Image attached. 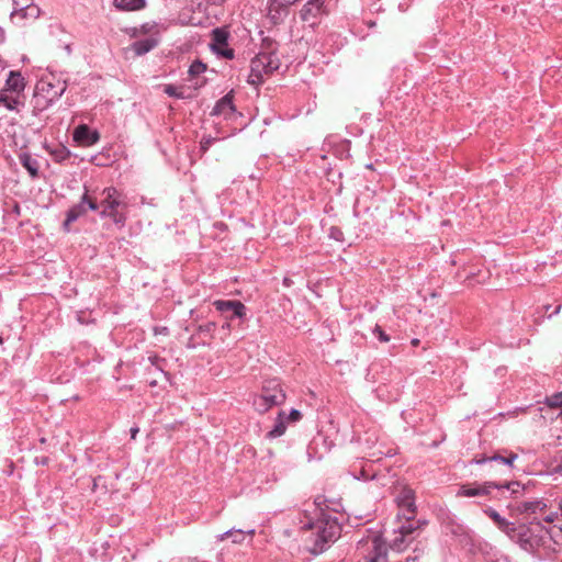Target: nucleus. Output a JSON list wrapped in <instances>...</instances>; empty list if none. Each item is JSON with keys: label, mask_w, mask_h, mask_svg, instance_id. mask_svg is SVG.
<instances>
[{"label": "nucleus", "mask_w": 562, "mask_h": 562, "mask_svg": "<svg viewBox=\"0 0 562 562\" xmlns=\"http://www.w3.org/2000/svg\"><path fill=\"white\" fill-rule=\"evenodd\" d=\"M310 531V551L319 554L326 550L329 543L335 542L341 532V525L338 518L330 513L319 510L317 517L306 522L303 527Z\"/></svg>", "instance_id": "1"}, {"label": "nucleus", "mask_w": 562, "mask_h": 562, "mask_svg": "<svg viewBox=\"0 0 562 562\" xmlns=\"http://www.w3.org/2000/svg\"><path fill=\"white\" fill-rule=\"evenodd\" d=\"M19 158L21 165L29 171L31 177L36 178L40 168L38 161L29 154H22Z\"/></svg>", "instance_id": "22"}, {"label": "nucleus", "mask_w": 562, "mask_h": 562, "mask_svg": "<svg viewBox=\"0 0 562 562\" xmlns=\"http://www.w3.org/2000/svg\"><path fill=\"white\" fill-rule=\"evenodd\" d=\"M131 437L132 439H135L136 438V435L138 434L139 429L137 427H133L131 428Z\"/></svg>", "instance_id": "44"}, {"label": "nucleus", "mask_w": 562, "mask_h": 562, "mask_svg": "<svg viewBox=\"0 0 562 562\" xmlns=\"http://www.w3.org/2000/svg\"><path fill=\"white\" fill-rule=\"evenodd\" d=\"M3 89L13 94L24 95L25 80L20 72L10 71Z\"/></svg>", "instance_id": "16"}, {"label": "nucleus", "mask_w": 562, "mask_h": 562, "mask_svg": "<svg viewBox=\"0 0 562 562\" xmlns=\"http://www.w3.org/2000/svg\"><path fill=\"white\" fill-rule=\"evenodd\" d=\"M544 505L539 501L533 502H521L517 505L516 510L519 514L524 513H537V510H542Z\"/></svg>", "instance_id": "27"}, {"label": "nucleus", "mask_w": 562, "mask_h": 562, "mask_svg": "<svg viewBox=\"0 0 562 562\" xmlns=\"http://www.w3.org/2000/svg\"><path fill=\"white\" fill-rule=\"evenodd\" d=\"M2 342H3V339H2V337L0 336V345H1Z\"/></svg>", "instance_id": "52"}, {"label": "nucleus", "mask_w": 562, "mask_h": 562, "mask_svg": "<svg viewBox=\"0 0 562 562\" xmlns=\"http://www.w3.org/2000/svg\"><path fill=\"white\" fill-rule=\"evenodd\" d=\"M229 34L223 29H214L212 31V42L210 44L211 49L226 59L234 58V49L228 47Z\"/></svg>", "instance_id": "6"}, {"label": "nucleus", "mask_w": 562, "mask_h": 562, "mask_svg": "<svg viewBox=\"0 0 562 562\" xmlns=\"http://www.w3.org/2000/svg\"><path fill=\"white\" fill-rule=\"evenodd\" d=\"M281 66L279 57H266L257 54L250 61V72L247 82L251 86H259L263 82V76L270 75Z\"/></svg>", "instance_id": "4"}, {"label": "nucleus", "mask_w": 562, "mask_h": 562, "mask_svg": "<svg viewBox=\"0 0 562 562\" xmlns=\"http://www.w3.org/2000/svg\"><path fill=\"white\" fill-rule=\"evenodd\" d=\"M397 505L405 519H414L416 514V505L414 492L411 488H403L396 497Z\"/></svg>", "instance_id": "10"}, {"label": "nucleus", "mask_w": 562, "mask_h": 562, "mask_svg": "<svg viewBox=\"0 0 562 562\" xmlns=\"http://www.w3.org/2000/svg\"><path fill=\"white\" fill-rule=\"evenodd\" d=\"M497 528L503 531L505 535H507L509 538L512 533L516 530V525L512 521H508L504 517L499 519V521L495 522Z\"/></svg>", "instance_id": "31"}, {"label": "nucleus", "mask_w": 562, "mask_h": 562, "mask_svg": "<svg viewBox=\"0 0 562 562\" xmlns=\"http://www.w3.org/2000/svg\"><path fill=\"white\" fill-rule=\"evenodd\" d=\"M102 480V476H98L93 479V490H95L99 486V482Z\"/></svg>", "instance_id": "45"}, {"label": "nucleus", "mask_w": 562, "mask_h": 562, "mask_svg": "<svg viewBox=\"0 0 562 562\" xmlns=\"http://www.w3.org/2000/svg\"><path fill=\"white\" fill-rule=\"evenodd\" d=\"M101 217H110L113 223L120 227H123L126 223V215L124 212L117 210L115 212H108V210H102L100 212Z\"/></svg>", "instance_id": "28"}, {"label": "nucleus", "mask_w": 562, "mask_h": 562, "mask_svg": "<svg viewBox=\"0 0 562 562\" xmlns=\"http://www.w3.org/2000/svg\"><path fill=\"white\" fill-rule=\"evenodd\" d=\"M278 47L279 45L274 40L265 37L261 41L260 50L258 54H263L266 57H278Z\"/></svg>", "instance_id": "24"}, {"label": "nucleus", "mask_w": 562, "mask_h": 562, "mask_svg": "<svg viewBox=\"0 0 562 562\" xmlns=\"http://www.w3.org/2000/svg\"><path fill=\"white\" fill-rule=\"evenodd\" d=\"M285 398L286 396L281 383L276 379H271L263 383L261 393L254 397L252 405L259 414H265L273 406L282 405Z\"/></svg>", "instance_id": "3"}, {"label": "nucleus", "mask_w": 562, "mask_h": 562, "mask_svg": "<svg viewBox=\"0 0 562 562\" xmlns=\"http://www.w3.org/2000/svg\"><path fill=\"white\" fill-rule=\"evenodd\" d=\"M202 87V83L195 82V87Z\"/></svg>", "instance_id": "50"}, {"label": "nucleus", "mask_w": 562, "mask_h": 562, "mask_svg": "<svg viewBox=\"0 0 562 562\" xmlns=\"http://www.w3.org/2000/svg\"><path fill=\"white\" fill-rule=\"evenodd\" d=\"M102 195L103 199L100 203V205L103 207L102 210H108V212H115L120 207H126V203L122 200V194L115 188H105L102 191Z\"/></svg>", "instance_id": "11"}, {"label": "nucleus", "mask_w": 562, "mask_h": 562, "mask_svg": "<svg viewBox=\"0 0 562 562\" xmlns=\"http://www.w3.org/2000/svg\"><path fill=\"white\" fill-rule=\"evenodd\" d=\"M387 548L379 539L372 541V550L367 558V562H387Z\"/></svg>", "instance_id": "18"}, {"label": "nucleus", "mask_w": 562, "mask_h": 562, "mask_svg": "<svg viewBox=\"0 0 562 562\" xmlns=\"http://www.w3.org/2000/svg\"><path fill=\"white\" fill-rule=\"evenodd\" d=\"M484 513L493 520V522L499 521L502 516L492 507H488L484 510Z\"/></svg>", "instance_id": "39"}, {"label": "nucleus", "mask_w": 562, "mask_h": 562, "mask_svg": "<svg viewBox=\"0 0 562 562\" xmlns=\"http://www.w3.org/2000/svg\"><path fill=\"white\" fill-rule=\"evenodd\" d=\"M80 203H82V205H85L87 203L88 207L92 211H95L99 207L98 203L95 201L91 200L87 194H83Z\"/></svg>", "instance_id": "37"}, {"label": "nucleus", "mask_w": 562, "mask_h": 562, "mask_svg": "<svg viewBox=\"0 0 562 562\" xmlns=\"http://www.w3.org/2000/svg\"><path fill=\"white\" fill-rule=\"evenodd\" d=\"M341 235H342V233L340 232V229H338L336 227L330 228V237L331 238L339 240Z\"/></svg>", "instance_id": "41"}, {"label": "nucleus", "mask_w": 562, "mask_h": 562, "mask_svg": "<svg viewBox=\"0 0 562 562\" xmlns=\"http://www.w3.org/2000/svg\"><path fill=\"white\" fill-rule=\"evenodd\" d=\"M286 430V420L285 413L283 411L279 412L278 418L274 423L273 428L268 432L269 438H278L282 436Z\"/></svg>", "instance_id": "23"}, {"label": "nucleus", "mask_w": 562, "mask_h": 562, "mask_svg": "<svg viewBox=\"0 0 562 562\" xmlns=\"http://www.w3.org/2000/svg\"><path fill=\"white\" fill-rule=\"evenodd\" d=\"M497 528L503 531L505 535H507L509 538L512 533L516 530V525L512 521H508L504 517L499 519V521L495 522Z\"/></svg>", "instance_id": "30"}, {"label": "nucleus", "mask_w": 562, "mask_h": 562, "mask_svg": "<svg viewBox=\"0 0 562 562\" xmlns=\"http://www.w3.org/2000/svg\"><path fill=\"white\" fill-rule=\"evenodd\" d=\"M202 87V83L195 82V87Z\"/></svg>", "instance_id": "51"}, {"label": "nucleus", "mask_w": 562, "mask_h": 562, "mask_svg": "<svg viewBox=\"0 0 562 562\" xmlns=\"http://www.w3.org/2000/svg\"><path fill=\"white\" fill-rule=\"evenodd\" d=\"M164 92L168 94L169 97L177 98V99H186L188 95L184 94L182 87H176L173 85H166L164 87Z\"/></svg>", "instance_id": "29"}, {"label": "nucleus", "mask_w": 562, "mask_h": 562, "mask_svg": "<svg viewBox=\"0 0 562 562\" xmlns=\"http://www.w3.org/2000/svg\"><path fill=\"white\" fill-rule=\"evenodd\" d=\"M301 418H302V413L294 408L291 409L289 415H285V420L291 422V423L299 422V420H301Z\"/></svg>", "instance_id": "35"}, {"label": "nucleus", "mask_w": 562, "mask_h": 562, "mask_svg": "<svg viewBox=\"0 0 562 562\" xmlns=\"http://www.w3.org/2000/svg\"><path fill=\"white\" fill-rule=\"evenodd\" d=\"M246 532L241 529H231L217 536L218 541L232 538L234 543H241L245 540Z\"/></svg>", "instance_id": "26"}, {"label": "nucleus", "mask_w": 562, "mask_h": 562, "mask_svg": "<svg viewBox=\"0 0 562 562\" xmlns=\"http://www.w3.org/2000/svg\"><path fill=\"white\" fill-rule=\"evenodd\" d=\"M4 106L10 111L20 112L25 105V95L10 93L5 89L0 90V106Z\"/></svg>", "instance_id": "13"}, {"label": "nucleus", "mask_w": 562, "mask_h": 562, "mask_svg": "<svg viewBox=\"0 0 562 562\" xmlns=\"http://www.w3.org/2000/svg\"><path fill=\"white\" fill-rule=\"evenodd\" d=\"M327 12L326 0H308L301 9L300 18L303 22L314 26Z\"/></svg>", "instance_id": "5"}, {"label": "nucleus", "mask_w": 562, "mask_h": 562, "mask_svg": "<svg viewBox=\"0 0 562 562\" xmlns=\"http://www.w3.org/2000/svg\"><path fill=\"white\" fill-rule=\"evenodd\" d=\"M501 485L496 482H484L482 484L479 483H470L463 484L460 486L457 496L461 497H476V496H487L491 495L492 490H499Z\"/></svg>", "instance_id": "8"}, {"label": "nucleus", "mask_w": 562, "mask_h": 562, "mask_svg": "<svg viewBox=\"0 0 562 562\" xmlns=\"http://www.w3.org/2000/svg\"><path fill=\"white\" fill-rule=\"evenodd\" d=\"M560 310H561V305H559L552 314H558L560 312Z\"/></svg>", "instance_id": "48"}, {"label": "nucleus", "mask_w": 562, "mask_h": 562, "mask_svg": "<svg viewBox=\"0 0 562 562\" xmlns=\"http://www.w3.org/2000/svg\"><path fill=\"white\" fill-rule=\"evenodd\" d=\"M235 112V105L233 103V95L227 93L220 99L213 108L212 115H224L227 116Z\"/></svg>", "instance_id": "17"}, {"label": "nucleus", "mask_w": 562, "mask_h": 562, "mask_svg": "<svg viewBox=\"0 0 562 562\" xmlns=\"http://www.w3.org/2000/svg\"><path fill=\"white\" fill-rule=\"evenodd\" d=\"M158 42L155 38L147 37L132 43L131 49L135 53V55L142 56L155 48Z\"/></svg>", "instance_id": "19"}, {"label": "nucleus", "mask_w": 562, "mask_h": 562, "mask_svg": "<svg viewBox=\"0 0 562 562\" xmlns=\"http://www.w3.org/2000/svg\"><path fill=\"white\" fill-rule=\"evenodd\" d=\"M288 4L278 3L276 0H269L267 18L273 25L281 24L289 14Z\"/></svg>", "instance_id": "14"}, {"label": "nucleus", "mask_w": 562, "mask_h": 562, "mask_svg": "<svg viewBox=\"0 0 562 562\" xmlns=\"http://www.w3.org/2000/svg\"><path fill=\"white\" fill-rule=\"evenodd\" d=\"M113 4L122 11H136L146 7V0H114Z\"/></svg>", "instance_id": "20"}, {"label": "nucleus", "mask_w": 562, "mask_h": 562, "mask_svg": "<svg viewBox=\"0 0 562 562\" xmlns=\"http://www.w3.org/2000/svg\"><path fill=\"white\" fill-rule=\"evenodd\" d=\"M206 70V65L203 64L202 61L200 60H195L193 61L190 67H189V75L191 77H196L201 74H203L204 71Z\"/></svg>", "instance_id": "33"}, {"label": "nucleus", "mask_w": 562, "mask_h": 562, "mask_svg": "<svg viewBox=\"0 0 562 562\" xmlns=\"http://www.w3.org/2000/svg\"><path fill=\"white\" fill-rule=\"evenodd\" d=\"M36 460H37V463L45 465V464H47L48 459L46 457H43L41 460H38V459H36Z\"/></svg>", "instance_id": "47"}, {"label": "nucleus", "mask_w": 562, "mask_h": 562, "mask_svg": "<svg viewBox=\"0 0 562 562\" xmlns=\"http://www.w3.org/2000/svg\"><path fill=\"white\" fill-rule=\"evenodd\" d=\"M559 509H561L559 525L546 528L540 521H530L528 525L521 524L516 526L510 540L518 543L525 550H532L535 547L540 546L546 536L558 543L562 540V499L560 501Z\"/></svg>", "instance_id": "2"}, {"label": "nucleus", "mask_w": 562, "mask_h": 562, "mask_svg": "<svg viewBox=\"0 0 562 562\" xmlns=\"http://www.w3.org/2000/svg\"><path fill=\"white\" fill-rule=\"evenodd\" d=\"M412 344H413V345H417V344H418V340H417V339H413Z\"/></svg>", "instance_id": "49"}, {"label": "nucleus", "mask_w": 562, "mask_h": 562, "mask_svg": "<svg viewBox=\"0 0 562 562\" xmlns=\"http://www.w3.org/2000/svg\"><path fill=\"white\" fill-rule=\"evenodd\" d=\"M361 477H362V479H364V480H367V479H369V477H371V476L367 473L366 469H362V470H361Z\"/></svg>", "instance_id": "46"}, {"label": "nucleus", "mask_w": 562, "mask_h": 562, "mask_svg": "<svg viewBox=\"0 0 562 562\" xmlns=\"http://www.w3.org/2000/svg\"><path fill=\"white\" fill-rule=\"evenodd\" d=\"M70 156V153L67 148L63 147L59 150L55 151V158L59 161L67 159Z\"/></svg>", "instance_id": "40"}, {"label": "nucleus", "mask_w": 562, "mask_h": 562, "mask_svg": "<svg viewBox=\"0 0 562 562\" xmlns=\"http://www.w3.org/2000/svg\"><path fill=\"white\" fill-rule=\"evenodd\" d=\"M544 403L552 408H558L562 406V391L557 392L550 396H547Z\"/></svg>", "instance_id": "32"}, {"label": "nucleus", "mask_w": 562, "mask_h": 562, "mask_svg": "<svg viewBox=\"0 0 562 562\" xmlns=\"http://www.w3.org/2000/svg\"><path fill=\"white\" fill-rule=\"evenodd\" d=\"M74 139L82 146H91L100 139V134L88 125L81 124L74 131Z\"/></svg>", "instance_id": "12"}, {"label": "nucleus", "mask_w": 562, "mask_h": 562, "mask_svg": "<svg viewBox=\"0 0 562 562\" xmlns=\"http://www.w3.org/2000/svg\"><path fill=\"white\" fill-rule=\"evenodd\" d=\"M499 485H501L499 490L506 488V490L510 491L512 494H517L520 492V490H522V486L518 482H509V483H505V484L499 483Z\"/></svg>", "instance_id": "34"}, {"label": "nucleus", "mask_w": 562, "mask_h": 562, "mask_svg": "<svg viewBox=\"0 0 562 562\" xmlns=\"http://www.w3.org/2000/svg\"><path fill=\"white\" fill-rule=\"evenodd\" d=\"M278 3H281V4H288V5H293L295 4L296 2H299L300 0H276Z\"/></svg>", "instance_id": "43"}, {"label": "nucleus", "mask_w": 562, "mask_h": 562, "mask_svg": "<svg viewBox=\"0 0 562 562\" xmlns=\"http://www.w3.org/2000/svg\"><path fill=\"white\" fill-rule=\"evenodd\" d=\"M373 334L376 335L379 340L382 342H387L390 340V337L383 331V329L379 325H375Z\"/></svg>", "instance_id": "36"}, {"label": "nucleus", "mask_w": 562, "mask_h": 562, "mask_svg": "<svg viewBox=\"0 0 562 562\" xmlns=\"http://www.w3.org/2000/svg\"><path fill=\"white\" fill-rule=\"evenodd\" d=\"M87 212V209L85 205H82V203H79L77 205H74L68 212H67V215H66V220L63 224L64 226V229L66 232H69V226L71 223H74L75 221H77L81 215H83L85 213Z\"/></svg>", "instance_id": "21"}, {"label": "nucleus", "mask_w": 562, "mask_h": 562, "mask_svg": "<svg viewBox=\"0 0 562 562\" xmlns=\"http://www.w3.org/2000/svg\"><path fill=\"white\" fill-rule=\"evenodd\" d=\"M215 139L212 138V137H203L201 143H200V149L202 153H205L209 150V148L211 147V145L213 144Z\"/></svg>", "instance_id": "38"}, {"label": "nucleus", "mask_w": 562, "mask_h": 562, "mask_svg": "<svg viewBox=\"0 0 562 562\" xmlns=\"http://www.w3.org/2000/svg\"><path fill=\"white\" fill-rule=\"evenodd\" d=\"M561 518V515L560 516H554V515H548L546 518H544V521L546 522H554V520H557V524L555 525H559V519Z\"/></svg>", "instance_id": "42"}, {"label": "nucleus", "mask_w": 562, "mask_h": 562, "mask_svg": "<svg viewBox=\"0 0 562 562\" xmlns=\"http://www.w3.org/2000/svg\"><path fill=\"white\" fill-rule=\"evenodd\" d=\"M213 305L218 312L226 314L227 319H233L235 317L244 318L246 316L247 307L240 301L217 300L213 303Z\"/></svg>", "instance_id": "9"}, {"label": "nucleus", "mask_w": 562, "mask_h": 562, "mask_svg": "<svg viewBox=\"0 0 562 562\" xmlns=\"http://www.w3.org/2000/svg\"><path fill=\"white\" fill-rule=\"evenodd\" d=\"M406 522L403 524L401 527H398V531L401 533V539H395L394 540V546L397 547L400 549V544H398V541L401 542H404V539L405 537L412 535L416 529H417V526H415L414 524V519H405Z\"/></svg>", "instance_id": "25"}, {"label": "nucleus", "mask_w": 562, "mask_h": 562, "mask_svg": "<svg viewBox=\"0 0 562 562\" xmlns=\"http://www.w3.org/2000/svg\"><path fill=\"white\" fill-rule=\"evenodd\" d=\"M504 452H505V454L497 452L491 457L475 459V463L483 464V463L498 462V463L505 464L509 468H513L514 462L518 458V454L515 452H508L507 450H504Z\"/></svg>", "instance_id": "15"}, {"label": "nucleus", "mask_w": 562, "mask_h": 562, "mask_svg": "<svg viewBox=\"0 0 562 562\" xmlns=\"http://www.w3.org/2000/svg\"><path fill=\"white\" fill-rule=\"evenodd\" d=\"M38 15L40 8L33 3V0H13L11 13L13 21L36 20Z\"/></svg>", "instance_id": "7"}]
</instances>
